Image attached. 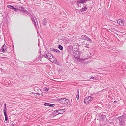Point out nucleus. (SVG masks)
<instances>
[{
    "label": "nucleus",
    "mask_w": 126,
    "mask_h": 126,
    "mask_svg": "<svg viewBox=\"0 0 126 126\" xmlns=\"http://www.w3.org/2000/svg\"><path fill=\"white\" fill-rule=\"evenodd\" d=\"M126 118L124 116L122 115L118 117L119 120V123L120 126H124L125 125V121H126Z\"/></svg>",
    "instance_id": "nucleus-1"
},
{
    "label": "nucleus",
    "mask_w": 126,
    "mask_h": 126,
    "mask_svg": "<svg viewBox=\"0 0 126 126\" xmlns=\"http://www.w3.org/2000/svg\"><path fill=\"white\" fill-rule=\"evenodd\" d=\"M43 56L44 57L48 59L51 62H52V61L51 60L52 58H54L55 60H56V59L54 58L53 56H52L50 53L47 51L45 52L44 53L43 55Z\"/></svg>",
    "instance_id": "nucleus-2"
},
{
    "label": "nucleus",
    "mask_w": 126,
    "mask_h": 126,
    "mask_svg": "<svg viewBox=\"0 0 126 126\" xmlns=\"http://www.w3.org/2000/svg\"><path fill=\"white\" fill-rule=\"evenodd\" d=\"M59 101L61 104H65L69 103V101L65 98H61L59 100Z\"/></svg>",
    "instance_id": "nucleus-3"
},
{
    "label": "nucleus",
    "mask_w": 126,
    "mask_h": 126,
    "mask_svg": "<svg viewBox=\"0 0 126 126\" xmlns=\"http://www.w3.org/2000/svg\"><path fill=\"white\" fill-rule=\"evenodd\" d=\"M94 99L93 97L89 96L86 97L84 100V103L86 104H88Z\"/></svg>",
    "instance_id": "nucleus-4"
},
{
    "label": "nucleus",
    "mask_w": 126,
    "mask_h": 126,
    "mask_svg": "<svg viewBox=\"0 0 126 126\" xmlns=\"http://www.w3.org/2000/svg\"><path fill=\"white\" fill-rule=\"evenodd\" d=\"M88 0H78L76 3L77 5L79 7L81 6V4H84Z\"/></svg>",
    "instance_id": "nucleus-5"
},
{
    "label": "nucleus",
    "mask_w": 126,
    "mask_h": 126,
    "mask_svg": "<svg viewBox=\"0 0 126 126\" xmlns=\"http://www.w3.org/2000/svg\"><path fill=\"white\" fill-rule=\"evenodd\" d=\"M29 16L31 18L32 22H33V24H34L35 26H36V24L34 18V16L33 14H29Z\"/></svg>",
    "instance_id": "nucleus-6"
},
{
    "label": "nucleus",
    "mask_w": 126,
    "mask_h": 126,
    "mask_svg": "<svg viewBox=\"0 0 126 126\" xmlns=\"http://www.w3.org/2000/svg\"><path fill=\"white\" fill-rule=\"evenodd\" d=\"M81 39H82L85 40L87 41H89L90 43H91V40L88 38L87 36L85 35H83L81 37Z\"/></svg>",
    "instance_id": "nucleus-7"
},
{
    "label": "nucleus",
    "mask_w": 126,
    "mask_h": 126,
    "mask_svg": "<svg viewBox=\"0 0 126 126\" xmlns=\"http://www.w3.org/2000/svg\"><path fill=\"white\" fill-rule=\"evenodd\" d=\"M117 23L121 26L124 25L125 23L124 21L121 19L118 20L117 21Z\"/></svg>",
    "instance_id": "nucleus-8"
},
{
    "label": "nucleus",
    "mask_w": 126,
    "mask_h": 126,
    "mask_svg": "<svg viewBox=\"0 0 126 126\" xmlns=\"http://www.w3.org/2000/svg\"><path fill=\"white\" fill-rule=\"evenodd\" d=\"M79 52L78 51H76L75 53H74V55L75 58L77 59H79L80 58Z\"/></svg>",
    "instance_id": "nucleus-9"
},
{
    "label": "nucleus",
    "mask_w": 126,
    "mask_h": 126,
    "mask_svg": "<svg viewBox=\"0 0 126 126\" xmlns=\"http://www.w3.org/2000/svg\"><path fill=\"white\" fill-rule=\"evenodd\" d=\"M7 47L5 44H4L2 47L1 48L2 49V52H7Z\"/></svg>",
    "instance_id": "nucleus-10"
},
{
    "label": "nucleus",
    "mask_w": 126,
    "mask_h": 126,
    "mask_svg": "<svg viewBox=\"0 0 126 126\" xmlns=\"http://www.w3.org/2000/svg\"><path fill=\"white\" fill-rule=\"evenodd\" d=\"M50 50L51 51L55 52L58 54H59L60 53V51L59 50L54 48H50Z\"/></svg>",
    "instance_id": "nucleus-11"
},
{
    "label": "nucleus",
    "mask_w": 126,
    "mask_h": 126,
    "mask_svg": "<svg viewBox=\"0 0 126 126\" xmlns=\"http://www.w3.org/2000/svg\"><path fill=\"white\" fill-rule=\"evenodd\" d=\"M19 10L22 12L23 13H25L26 9L24 8L22 6H20L19 7Z\"/></svg>",
    "instance_id": "nucleus-12"
},
{
    "label": "nucleus",
    "mask_w": 126,
    "mask_h": 126,
    "mask_svg": "<svg viewBox=\"0 0 126 126\" xmlns=\"http://www.w3.org/2000/svg\"><path fill=\"white\" fill-rule=\"evenodd\" d=\"M57 111L59 113V114H63V112L65 111L64 109H59Z\"/></svg>",
    "instance_id": "nucleus-13"
},
{
    "label": "nucleus",
    "mask_w": 126,
    "mask_h": 126,
    "mask_svg": "<svg viewBox=\"0 0 126 126\" xmlns=\"http://www.w3.org/2000/svg\"><path fill=\"white\" fill-rule=\"evenodd\" d=\"M59 113L57 110H55L53 112V116H55L56 115L59 114Z\"/></svg>",
    "instance_id": "nucleus-14"
},
{
    "label": "nucleus",
    "mask_w": 126,
    "mask_h": 126,
    "mask_svg": "<svg viewBox=\"0 0 126 126\" xmlns=\"http://www.w3.org/2000/svg\"><path fill=\"white\" fill-rule=\"evenodd\" d=\"M84 43L85 44H85V46H84L85 47H86L88 48H89V43H88V42H84Z\"/></svg>",
    "instance_id": "nucleus-15"
},
{
    "label": "nucleus",
    "mask_w": 126,
    "mask_h": 126,
    "mask_svg": "<svg viewBox=\"0 0 126 126\" xmlns=\"http://www.w3.org/2000/svg\"><path fill=\"white\" fill-rule=\"evenodd\" d=\"M5 116V119L6 121H7L8 120V117L7 115V114L6 112H3Z\"/></svg>",
    "instance_id": "nucleus-16"
},
{
    "label": "nucleus",
    "mask_w": 126,
    "mask_h": 126,
    "mask_svg": "<svg viewBox=\"0 0 126 126\" xmlns=\"http://www.w3.org/2000/svg\"><path fill=\"white\" fill-rule=\"evenodd\" d=\"M87 9V8L85 6L84 8H83L81 9H80V10L81 12H82L86 10Z\"/></svg>",
    "instance_id": "nucleus-17"
},
{
    "label": "nucleus",
    "mask_w": 126,
    "mask_h": 126,
    "mask_svg": "<svg viewBox=\"0 0 126 126\" xmlns=\"http://www.w3.org/2000/svg\"><path fill=\"white\" fill-rule=\"evenodd\" d=\"M47 23L46 19L44 18L43 20V24L44 25H45Z\"/></svg>",
    "instance_id": "nucleus-18"
},
{
    "label": "nucleus",
    "mask_w": 126,
    "mask_h": 126,
    "mask_svg": "<svg viewBox=\"0 0 126 126\" xmlns=\"http://www.w3.org/2000/svg\"><path fill=\"white\" fill-rule=\"evenodd\" d=\"M58 48L60 49L61 50H62L63 49V46L61 45H58Z\"/></svg>",
    "instance_id": "nucleus-19"
},
{
    "label": "nucleus",
    "mask_w": 126,
    "mask_h": 126,
    "mask_svg": "<svg viewBox=\"0 0 126 126\" xmlns=\"http://www.w3.org/2000/svg\"><path fill=\"white\" fill-rule=\"evenodd\" d=\"M6 103L4 104V106L5 107H4V109H3V112H6V111L7 108L6 106Z\"/></svg>",
    "instance_id": "nucleus-20"
},
{
    "label": "nucleus",
    "mask_w": 126,
    "mask_h": 126,
    "mask_svg": "<svg viewBox=\"0 0 126 126\" xmlns=\"http://www.w3.org/2000/svg\"><path fill=\"white\" fill-rule=\"evenodd\" d=\"M14 6H11L10 5H8L7 6V7L9 8H10V9H13L14 8Z\"/></svg>",
    "instance_id": "nucleus-21"
},
{
    "label": "nucleus",
    "mask_w": 126,
    "mask_h": 126,
    "mask_svg": "<svg viewBox=\"0 0 126 126\" xmlns=\"http://www.w3.org/2000/svg\"><path fill=\"white\" fill-rule=\"evenodd\" d=\"M106 117V116L105 115L103 114L101 115V118L103 119L105 118Z\"/></svg>",
    "instance_id": "nucleus-22"
},
{
    "label": "nucleus",
    "mask_w": 126,
    "mask_h": 126,
    "mask_svg": "<svg viewBox=\"0 0 126 126\" xmlns=\"http://www.w3.org/2000/svg\"><path fill=\"white\" fill-rule=\"evenodd\" d=\"M77 95L79 96V89L77 90Z\"/></svg>",
    "instance_id": "nucleus-23"
},
{
    "label": "nucleus",
    "mask_w": 126,
    "mask_h": 126,
    "mask_svg": "<svg viewBox=\"0 0 126 126\" xmlns=\"http://www.w3.org/2000/svg\"><path fill=\"white\" fill-rule=\"evenodd\" d=\"M45 91L46 92L48 91L49 90V89L48 88L45 87L44 88Z\"/></svg>",
    "instance_id": "nucleus-24"
},
{
    "label": "nucleus",
    "mask_w": 126,
    "mask_h": 126,
    "mask_svg": "<svg viewBox=\"0 0 126 126\" xmlns=\"http://www.w3.org/2000/svg\"><path fill=\"white\" fill-rule=\"evenodd\" d=\"M49 104H50V103H45L44 104V105L45 106H49Z\"/></svg>",
    "instance_id": "nucleus-25"
},
{
    "label": "nucleus",
    "mask_w": 126,
    "mask_h": 126,
    "mask_svg": "<svg viewBox=\"0 0 126 126\" xmlns=\"http://www.w3.org/2000/svg\"><path fill=\"white\" fill-rule=\"evenodd\" d=\"M13 9H14V11H16L17 12H18V10L17 8H15L14 7Z\"/></svg>",
    "instance_id": "nucleus-26"
},
{
    "label": "nucleus",
    "mask_w": 126,
    "mask_h": 126,
    "mask_svg": "<svg viewBox=\"0 0 126 126\" xmlns=\"http://www.w3.org/2000/svg\"><path fill=\"white\" fill-rule=\"evenodd\" d=\"M55 106V105L53 104H49V107H54Z\"/></svg>",
    "instance_id": "nucleus-27"
},
{
    "label": "nucleus",
    "mask_w": 126,
    "mask_h": 126,
    "mask_svg": "<svg viewBox=\"0 0 126 126\" xmlns=\"http://www.w3.org/2000/svg\"><path fill=\"white\" fill-rule=\"evenodd\" d=\"M68 48H69L70 49H71L72 48V47L71 46H68Z\"/></svg>",
    "instance_id": "nucleus-28"
},
{
    "label": "nucleus",
    "mask_w": 126,
    "mask_h": 126,
    "mask_svg": "<svg viewBox=\"0 0 126 126\" xmlns=\"http://www.w3.org/2000/svg\"><path fill=\"white\" fill-rule=\"evenodd\" d=\"M25 12L26 13V14H27V15H28V14H29L28 12L26 10V11H25Z\"/></svg>",
    "instance_id": "nucleus-29"
},
{
    "label": "nucleus",
    "mask_w": 126,
    "mask_h": 126,
    "mask_svg": "<svg viewBox=\"0 0 126 126\" xmlns=\"http://www.w3.org/2000/svg\"><path fill=\"white\" fill-rule=\"evenodd\" d=\"M79 96H78V95L76 96V98H77V100H78L79 99Z\"/></svg>",
    "instance_id": "nucleus-30"
},
{
    "label": "nucleus",
    "mask_w": 126,
    "mask_h": 126,
    "mask_svg": "<svg viewBox=\"0 0 126 126\" xmlns=\"http://www.w3.org/2000/svg\"><path fill=\"white\" fill-rule=\"evenodd\" d=\"M90 78L91 79H94V77H90Z\"/></svg>",
    "instance_id": "nucleus-31"
},
{
    "label": "nucleus",
    "mask_w": 126,
    "mask_h": 126,
    "mask_svg": "<svg viewBox=\"0 0 126 126\" xmlns=\"http://www.w3.org/2000/svg\"><path fill=\"white\" fill-rule=\"evenodd\" d=\"M116 102H117V101H114L113 103H116Z\"/></svg>",
    "instance_id": "nucleus-32"
},
{
    "label": "nucleus",
    "mask_w": 126,
    "mask_h": 126,
    "mask_svg": "<svg viewBox=\"0 0 126 126\" xmlns=\"http://www.w3.org/2000/svg\"><path fill=\"white\" fill-rule=\"evenodd\" d=\"M37 94V95H39L40 94L39 93H37L36 94Z\"/></svg>",
    "instance_id": "nucleus-33"
},
{
    "label": "nucleus",
    "mask_w": 126,
    "mask_h": 126,
    "mask_svg": "<svg viewBox=\"0 0 126 126\" xmlns=\"http://www.w3.org/2000/svg\"><path fill=\"white\" fill-rule=\"evenodd\" d=\"M12 125H13V123H12Z\"/></svg>",
    "instance_id": "nucleus-34"
},
{
    "label": "nucleus",
    "mask_w": 126,
    "mask_h": 126,
    "mask_svg": "<svg viewBox=\"0 0 126 126\" xmlns=\"http://www.w3.org/2000/svg\"><path fill=\"white\" fill-rule=\"evenodd\" d=\"M12 126H14V125H12Z\"/></svg>",
    "instance_id": "nucleus-35"
},
{
    "label": "nucleus",
    "mask_w": 126,
    "mask_h": 126,
    "mask_svg": "<svg viewBox=\"0 0 126 126\" xmlns=\"http://www.w3.org/2000/svg\"><path fill=\"white\" fill-rule=\"evenodd\" d=\"M39 44H38V46H39Z\"/></svg>",
    "instance_id": "nucleus-36"
},
{
    "label": "nucleus",
    "mask_w": 126,
    "mask_h": 126,
    "mask_svg": "<svg viewBox=\"0 0 126 126\" xmlns=\"http://www.w3.org/2000/svg\"><path fill=\"white\" fill-rule=\"evenodd\" d=\"M55 62H56V60H55Z\"/></svg>",
    "instance_id": "nucleus-37"
}]
</instances>
